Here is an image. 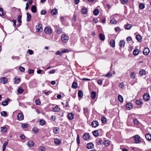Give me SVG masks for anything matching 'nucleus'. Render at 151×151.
I'll use <instances>...</instances> for the list:
<instances>
[{
  "instance_id": "obj_19",
  "label": "nucleus",
  "mask_w": 151,
  "mask_h": 151,
  "mask_svg": "<svg viewBox=\"0 0 151 151\" xmlns=\"http://www.w3.org/2000/svg\"><path fill=\"white\" fill-rule=\"evenodd\" d=\"M53 132L55 134L58 133L59 132V129L57 127H55L53 128Z\"/></svg>"
},
{
  "instance_id": "obj_40",
  "label": "nucleus",
  "mask_w": 151,
  "mask_h": 151,
  "mask_svg": "<svg viewBox=\"0 0 151 151\" xmlns=\"http://www.w3.org/2000/svg\"><path fill=\"white\" fill-rule=\"evenodd\" d=\"M77 87L78 85L77 83L75 82H73L72 87L74 89H76L77 88Z\"/></svg>"
},
{
  "instance_id": "obj_24",
  "label": "nucleus",
  "mask_w": 151,
  "mask_h": 151,
  "mask_svg": "<svg viewBox=\"0 0 151 151\" xmlns=\"http://www.w3.org/2000/svg\"><path fill=\"white\" fill-rule=\"evenodd\" d=\"M145 137L147 140H151V135L149 133H147L145 135Z\"/></svg>"
},
{
  "instance_id": "obj_55",
  "label": "nucleus",
  "mask_w": 151,
  "mask_h": 151,
  "mask_svg": "<svg viewBox=\"0 0 151 151\" xmlns=\"http://www.w3.org/2000/svg\"><path fill=\"white\" fill-rule=\"evenodd\" d=\"M1 115L3 116H5L7 115V113L5 111H3L1 112Z\"/></svg>"
},
{
  "instance_id": "obj_23",
  "label": "nucleus",
  "mask_w": 151,
  "mask_h": 151,
  "mask_svg": "<svg viewBox=\"0 0 151 151\" xmlns=\"http://www.w3.org/2000/svg\"><path fill=\"white\" fill-rule=\"evenodd\" d=\"M139 50L138 49H135L133 51V54L135 56L139 54Z\"/></svg>"
},
{
  "instance_id": "obj_4",
  "label": "nucleus",
  "mask_w": 151,
  "mask_h": 151,
  "mask_svg": "<svg viewBox=\"0 0 151 151\" xmlns=\"http://www.w3.org/2000/svg\"><path fill=\"white\" fill-rule=\"evenodd\" d=\"M35 27L37 32H40L42 31V28L41 24H38Z\"/></svg>"
},
{
  "instance_id": "obj_53",
  "label": "nucleus",
  "mask_w": 151,
  "mask_h": 151,
  "mask_svg": "<svg viewBox=\"0 0 151 151\" xmlns=\"http://www.w3.org/2000/svg\"><path fill=\"white\" fill-rule=\"evenodd\" d=\"M76 142L78 145H79L80 144V138L79 134L77 135V137L76 139Z\"/></svg>"
},
{
  "instance_id": "obj_43",
  "label": "nucleus",
  "mask_w": 151,
  "mask_h": 151,
  "mask_svg": "<svg viewBox=\"0 0 151 151\" xmlns=\"http://www.w3.org/2000/svg\"><path fill=\"white\" fill-rule=\"evenodd\" d=\"M17 91L18 93H21L24 91V90L20 87L18 89Z\"/></svg>"
},
{
  "instance_id": "obj_30",
  "label": "nucleus",
  "mask_w": 151,
  "mask_h": 151,
  "mask_svg": "<svg viewBox=\"0 0 151 151\" xmlns=\"http://www.w3.org/2000/svg\"><path fill=\"white\" fill-rule=\"evenodd\" d=\"M99 38L101 41H104L105 39V37L104 35L102 33L100 34L99 35Z\"/></svg>"
},
{
  "instance_id": "obj_9",
  "label": "nucleus",
  "mask_w": 151,
  "mask_h": 151,
  "mask_svg": "<svg viewBox=\"0 0 151 151\" xmlns=\"http://www.w3.org/2000/svg\"><path fill=\"white\" fill-rule=\"evenodd\" d=\"M143 98L146 101H148L150 98L149 95L148 93H146L144 95Z\"/></svg>"
},
{
  "instance_id": "obj_32",
  "label": "nucleus",
  "mask_w": 151,
  "mask_h": 151,
  "mask_svg": "<svg viewBox=\"0 0 151 151\" xmlns=\"http://www.w3.org/2000/svg\"><path fill=\"white\" fill-rule=\"evenodd\" d=\"M99 11L97 9H95L93 11V14L95 15H97L99 13Z\"/></svg>"
},
{
  "instance_id": "obj_14",
  "label": "nucleus",
  "mask_w": 151,
  "mask_h": 151,
  "mask_svg": "<svg viewBox=\"0 0 151 151\" xmlns=\"http://www.w3.org/2000/svg\"><path fill=\"white\" fill-rule=\"evenodd\" d=\"M52 111L54 112H59L60 110V108L57 105L56 106L53 108L52 109Z\"/></svg>"
},
{
  "instance_id": "obj_34",
  "label": "nucleus",
  "mask_w": 151,
  "mask_h": 151,
  "mask_svg": "<svg viewBox=\"0 0 151 151\" xmlns=\"http://www.w3.org/2000/svg\"><path fill=\"white\" fill-rule=\"evenodd\" d=\"M27 21L29 22L31 19V15L28 13H27Z\"/></svg>"
},
{
  "instance_id": "obj_12",
  "label": "nucleus",
  "mask_w": 151,
  "mask_h": 151,
  "mask_svg": "<svg viewBox=\"0 0 151 151\" xmlns=\"http://www.w3.org/2000/svg\"><path fill=\"white\" fill-rule=\"evenodd\" d=\"M14 83L15 84H17L19 83L21 81L20 78L19 77H16L14 79Z\"/></svg>"
},
{
  "instance_id": "obj_46",
  "label": "nucleus",
  "mask_w": 151,
  "mask_h": 151,
  "mask_svg": "<svg viewBox=\"0 0 151 151\" xmlns=\"http://www.w3.org/2000/svg\"><path fill=\"white\" fill-rule=\"evenodd\" d=\"M62 32V29L61 28L59 27L57 29V33L58 34H61Z\"/></svg>"
},
{
  "instance_id": "obj_2",
  "label": "nucleus",
  "mask_w": 151,
  "mask_h": 151,
  "mask_svg": "<svg viewBox=\"0 0 151 151\" xmlns=\"http://www.w3.org/2000/svg\"><path fill=\"white\" fill-rule=\"evenodd\" d=\"M140 137L138 135H136L133 137V138L135 141V143L136 144H139L141 142L140 139Z\"/></svg>"
},
{
  "instance_id": "obj_50",
  "label": "nucleus",
  "mask_w": 151,
  "mask_h": 151,
  "mask_svg": "<svg viewBox=\"0 0 151 151\" xmlns=\"http://www.w3.org/2000/svg\"><path fill=\"white\" fill-rule=\"evenodd\" d=\"M28 127V124L26 123H23L22 124V127L24 129Z\"/></svg>"
},
{
  "instance_id": "obj_37",
  "label": "nucleus",
  "mask_w": 151,
  "mask_h": 151,
  "mask_svg": "<svg viewBox=\"0 0 151 151\" xmlns=\"http://www.w3.org/2000/svg\"><path fill=\"white\" fill-rule=\"evenodd\" d=\"M110 22L111 24H115L117 23V22L114 18H112L110 20Z\"/></svg>"
},
{
  "instance_id": "obj_56",
  "label": "nucleus",
  "mask_w": 151,
  "mask_h": 151,
  "mask_svg": "<svg viewBox=\"0 0 151 151\" xmlns=\"http://www.w3.org/2000/svg\"><path fill=\"white\" fill-rule=\"evenodd\" d=\"M19 69L21 72H24L25 71V68L22 66H20Z\"/></svg>"
},
{
  "instance_id": "obj_61",
  "label": "nucleus",
  "mask_w": 151,
  "mask_h": 151,
  "mask_svg": "<svg viewBox=\"0 0 151 151\" xmlns=\"http://www.w3.org/2000/svg\"><path fill=\"white\" fill-rule=\"evenodd\" d=\"M46 13V12L45 10H43L41 11L40 14L42 15H45Z\"/></svg>"
},
{
  "instance_id": "obj_51",
  "label": "nucleus",
  "mask_w": 151,
  "mask_h": 151,
  "mask_svg": "<svg viewBox=\"0 0 151 151\" xmlns=\"http://www.w3.org/2000/svg\"><path fill=\"white\" fill-rule=\"evenodd\" d=\"M134 123L135 125H137L139 124V122L137 119L135 118L133 120Z\"/></svg>"
},
{
  "instance_id": "obj_63",
  "label": "nucleus",
  "mask_w": 151,
  "mask_h": 151,
  "mask_svg": "<svg viewBox=\"0 0 151 151\" xmlns=\"http://www.w3.org/2000/svg\"><path fill=\"white\" fill-rule=\"evenodd\" d=\"M27 51L29 55H32L33 54V51L31 50H27Z\"/></svg>"
},
{
  "instance_id": "obj_35",
  "label": "nucleus",
  "mask_w": 151,
  "mask_h": 151,
  "mask_svg": "<svg viewBox=\"0 0 151 151\" xmlns=\"http://www.w3.org/2000/svg\"><path fill=\"white\" fill-rule=\"evenodd\" d=\"M136 39L139 42H140L142 41V37L140 35H137L136 36Z\"/></svg>"
},
{
  "instance_id": "obj_21",
  "label": "nucleus",
  "mask_w": 151,
  "mask_h": 151,
  "mask_svg": "<svg viewBox=\"0 0 151 151\" xmlns=\"http://www.w3.org/2000/svg\"><path fill=\"white\" fill-rule=\"evenodd\" d=\"M91 96L93 99H94L96 96V93L95 92L93 91L91 93Z\"/></svg>"
},
{
  "instance_id": "obj_59",
  "label": "nucleus",
  "mask_w": 151,
  "mask_h": 151,
  "mask_svg": "<svg viewBox=\"0 0 151 151\" xmlns=\"http://www.w3.org/2000/svg\"><path fill=\"white\" fill-rule=\"evenodd\" d=\"M101 120L102 122L103 123L105 122L106 121V119L104 117H102L101 118Z\"/></svg>"
},
{
  "instance_id": "obj_29",
  "label": "nucleus",
  "mask_w": 151,
  "mask_h": 151,
  "mask_svg": "<svg viewBox=\"0 0 151 151\" xmlns=\"http://www.w3.org/2000/svg\"><path fill=\"white\" fill-rule=\"evenodd\" d=\"M139 73L141 76L145 75V71L144 70L141 69L140 70Z\"/></svg>"
},
{
  "instance_id": "obj_1",
  "label": "nucleus",
  "mask_w": 151,
  "mask_h": 151,
  "mask_svg": "<svg viewBox=\"0 0 151 151\" xmlns=\"http://www.w3.org/2000/svg\"><path fill=\"white\" fill-rule=\"evenodd\" d=\"M69 39L68 37L66 35H62L61 36V40L63 43L67 42Z\"/></svg>"
},
{
  "instance_id": "obj_64",
  "label": "nucleus",
  "mask_w": 151,
  "mask_h": 151,
  "mask_svg": "<svg viewBox=\"0 0 151 151\" xmlns=\"http://www.w3.org/2000/svg\"><path fill=\"white\" fill-rule=\"evenodd\" d=\"M34 73V70L32 69H30L29 70L28 73L29 74H32Z\"/></svg>"
},
{
  "instance_id": "obj_25",
  "label": "nucleus",
  "mask_w": 151,
  "mask_h": 151,
  "mask_svg": "<svg viewBox=\"0 0 151 151\" xmlns=\"http://www.w3.org/2000/svg\"><path fill=\"white\" fill-rule=\"evenodd\" d=\"M31 11L33 13H35L37 11V8L36 6L35 5H33L31 7Z\"/></svg>"
},
{
  "instance_id": "obj_38",
  "label": "nucleus",
  "mask_w": 151,
  "mask_h": 151,
  "mask_svg": "<svg viewBox=\"0 0 151 151\" xmlns=\"http://www.w3.org/2000/svg\"><path fill=\"white\" fill-rule=\"evenodd\" d=\"M78 94L79 97H82L83 95V92L81 90L78 91Z\"/></svg>"
},
{
  "instance_id": "obj_20",
  "label": "nucleus",
  "mask_w": 151,
  "mask_h": 151,
  "mask_svg": "<svg viewBox=\"0 0 151 151\" xmlns=\"http://www.w3.org/2000/svg\"><path fill=\"white\" fill-rule=\"evenodd\" d=\"M61 142V140L58 138H55L54 139V142L55 144L59 145Z\"/></svg>"
},
{
  "instance_id": "obj_42",
  "label": "nucleus",
  "mask_w": 151,
  "mask_h": 151,
  "mask_svg": "<svg viewBox=\"0 0 151 151\" xmlns=\"http://www.w3.org/2000/svg\"><path fill=\"white\" fill-rule=\"evenodd\" d=\"M39 122H40V125L42 126H43V125H44L45 124V123H46L45 121L43 119H41L40 121Z\"/></svg>"
},
{
  "instance_id": "obj_7",
  "label": "nucleus",
  "mask_w": 151,
  "mask_h": 151,
  "mask_svg": "<svg viewBox=\"0 0 151 151\" xmlns=\"http://www.w3.org/2000/svg\"><path fill=\"white\" fill-rule=\"evenodd\" d=\"M1 83L4 84H6L7 82V79L5 77L1 78L0 79Z\"/></svg>"
},
{
  "instance_id": "obj_28",
  "label": "nucleus",
  "mask_w": 151,
  "mask_h": 151,
  "mask_svg": "<svg viewBox=\"0 0 151 151\" xmlns=\"http://www.w3.org/2000/svg\"><path fill=\"white\" fill-rule=\"evenodd\" d=\"M8 144L7 141H5L3 145V150L2 151H4L5 150L6 147Z\"/></svg>"
},
{
  "instance_id": "obj_39",
  "label": "nucleus",
  "mask_w": 151,
  "mask_h": 151,
  "mask_svg": "<svg viewBox=\"0 0 151 151\" xmlns=\"http://www.w3.org/2000/svg\"><path fill=\"white\" fill-rule=\"evenodd\" d=\"M136 103L137 105H140L142 104V100L141 99L137 100L136 101Z\"/></svg>"
},
{
  "instance_id": "obj_57",
  "label": "nucleus",
  "mask_w": 151,
  "mask_h": 151,
  "mask_svg": "<svg viewBox=\"0 0 151 151\" xmlns=\"http://www.w3.org/2000/svg\"><path fill=\"white\" fill-rule=\"evenodd\" d=\"M120 1L121 2V3L123 4L127 3L128 1V0H120Z\"/></svg>"
},
{
  "instance_id": "obj_60",
  "label": "nucleus",
  "mask_w": 151,
  "mask_h": 151,
  "mask_svg": "<svg viewBox=\"0 0 151 151\" xmlns=\"http://www.w3.org/2000/svg\"><path fill=\"white\" fill-rule=\"evenodd\" d=\"M3 10L0 7V16L3 15L4 13L3 12Z\"/></svg>"
},
{
  "instance_id": "obj_17",
  "label": "nucleus",
  "mask_w": 151,
  "mask_h": 151,
  "mask_svg": "<svg viewBox=\"0 0 151 151\" xmlns=\"http://www.w3.org/2000/svg\"><path fill=\"white\" fill-rule=\"evenodd\" d=\"M110 143V141L108 140H104L103 142V144L106 147H107L109 145Z\"/></svg>"
},
{
  "instance_id": "obj_47",
  "label": "nucleus",
  "mask_w": 151,
  "mask_h": 151,
  "mask_svg": "<svg viewBox=\"0 0 151 151\" xmlns=\"http://www.w3.org/2000/svg\"><path fill=\"white\" fill-rule=\"evenodd\" d=\"M39 151H45V147L44 146H40L38 149Z\"/></svg>"
},
{
  "instance_id": "obj_22",
  "label": "nucleus",
  "mask_w": 151,
  "mask_h": 151,
  "mask_svg": "<svg viewBox=\"0 0 151 151\" xmlns=\"http://www.w3.org/2000/svg\"><path fill=\"white\" fill-rule=\"evenodd\" d=\"M74 116V114L72 113H69L68 115V118L70 120H72L73 119Z\"/></svg>"
},
{
  "instance_id": "obj_45",
  "label": "nucleus",
  "mask_w": 151,
  "mask_h": 151,
  "mask_svg": "<svg viewBox=\"0 0 151 151\" xmlns=\"http://www.w3.org/2000/svg\"><path fill=\"white\" fill-rule=\"evenodd\" d=\"M1 131L3 133L6 132L7 131V128L5 127H1Z\"/></svg>"
},
{
  "instance_id": "obj_54",
  "label": "nucleus",
  "mask_w": 151,
  "mask_h": 151,
  "mask_svg": "<svg viewBox=\"0 0 151 151\" xmlns=\"http://www.w3.org/2000/svg\"><path fill=\"white\" fill-rule=\"evenodd\" d=\"M35 103L36 104L38 105H39L41 104L40 100L39 99H36L35 101Z\"/></svg>"
},
{
  "instance_id": "obj_3",
  "label": "nucleus",
  "mask_w": 151,
  "mask_h": 151,
  "mask_svg": "<svg viewBox=\"0 0 151 151\" xmlns=\"http://www.w3.org/2000/svg\"><path fill=\"white\" fill-rule=\"evenodd\" d=\"M44 31L47 34L49 35L52 33V29L50 27H46L44 29Z\"/></svg>"
},
{
  "instance_id": "obj_10",
  "label": "nucleus",
  "mask_w": 151,
  "mask_h": 151,
  "mask_svg": "<svg viewBox=\"0 0 151 151\" xmlns=\"http://www.w3.org/2000/svg\"><path fill=\"white\" fill-rule=\"evenodd\" d=\"M24 117L23 114L21 113H19L17 116L18 120L19 121L22 120L24 119Z\"/></svg>"
},
{
  "instance_id": "obj_26",
  "label": "nucleus",
  "mask_w": 151,
  "mask_h": 151,
  "mask_svg": "<svg viewBox=\"0 0 151 151\" xmlns=\"http://www.w3.org/2000/svg\"><path fill=\"white\" fill-rule=\"evenodd\" d=\"M125 45V42L124 40L120 41L119 43V46L121 47H123Z\"/></svg>"
},
{
  "instance_id": "obj_36",
  "label": "nucleus",
  "mask_w": 151,
  "mask_h": 151,
  "mask_svg": "<svg viewBox=\"0 0 151 151\" xmlns=\"http://www.w3.org/2000/svg\"><path fill=\"white\" fill-rule=\"evenodd\" d=\"M93 134L95 137H97L99 135V132L98 130H95L93 132Z\"/></svg>"
},
{
  "instance_id": "obj_13",
  "label": "nucleus",
  "mask_w": 151,
  "mask_h": 151,
  "mask_svg": "<svg viewBox=\"0 0 151 151\" xmlns=\"http://www.w3.org/2000/svg\"><path fill=\"white\" fill-rule=\"evenodd\" d=\"M90 137L89 134L88 133L84 134L83 135V138L84 139L87 140Z\"/></svg>"
},
{
  "instance_id": "obj_11",
  "label": "nucleus",
  "mask_w": 151,
  "mask_h": 151,
  "mask_svg": "<svg viewBox=\"0 0 151 151\" xmlns=\"http://www.w3.org/2000/svg\"><path fill=\"white\" fill-rule=\"evenodd\" d=\"M149 52L150 50L147 47H145L143 51V54L145 55H147Z\"/></svg>"
},
{
  "instance_id": "obj_41",
  "label": "nucleus",
  "mask_w": 151,
  "mask_h": 151,
  "mask_svg": "<svg viewBox=\"0 0 151 151\" xmlns=\"http://www.w3.org/2000/svg\"><path fill=\"white\" fill-rule=\"evenodd\" d=\"M118 98L120 102H122L123 101V98L121 95H119L118 96Z\"/></svg>"
},
{
  "instance_id": "obj_58",
  "label": "nucleus",
  "mask_w": 151,
  "mask_h": 151,
  "mask_svg": "<svg viewBox=\"0 0 151 151\" xmlns=\"http://www.w3.org/2000/svg\"><path fill=\"white\" fill-rule=\"evenodd\" d=\"M22 16L19 15L18 17V21L19 23L21 22Z\"/></svg>"
},
{
  "instance_id": "obj_49",
  "label": "nucleus",
  "mask_w": 151,
  "mask_h": 151,
  "mask_svg": "<svg viewBox=\"0 0 151 151\" xmlns=\"http://www.w3.org/2000/svg\"><path fill=\"white\" fill-rule=\"evenodd\" d=\"M139 7L141 9H143L145 8V6L144 4L142 3L139 5Z\"/></svg>"
},
{
  "instance_id": "obj_6",
  "label": "nucleus",
  "mask_w": 151,
  "mask_h": 151,
  "mask_svg": "<svg viewBox=\"0 0 151 151\" xmlns=\"http://www.w3.org/2000/svg\"><path fill=\"white\" fill-rule=\"evenodd\" d=\"M27 145L29 147L33 146L34 145V142L33 141L29 140L27 142Z\"/></svg>"
},
{
  "instance_id": "obj_18",
  "label": "nucleus",
  "mask_w": 151,
  "mask_h": 151,
  "mask_svg": "<svg viewBox=\"0 0 151 151\" xmlns=\"http://www.w3.org/2000/svg\"><path fill=\"white\" fill-rule=\"evenodd\" d=\"M93 144L92 143H89L87 144V148L88 149H91L93 148Z\"/></svg>"
},
{
  "instance_id": "obj_5",
  "label": "nucleus",
  "mask_w": 151,
  "mask_h": 151,
  "mask_svg": "<svg viewBox=\"0 0 151 151\" xmlns=\"http://www.w3.org/2000/svg\"><path fill=\"white\" fill-rule=\"evenodd\" d=\"M68 52V51L66 49H65L64 50H62L61 51H58L56 53V55H62L64 53L67 52Z\"/></svg>"
},
{
  "instance_id": "obj_33",
  "label": "nucleus",
  "mask_w": 151,
  "mask_h": 151,
  "mask_svg": "<svg viewBox=\"0 0 151 151\" xmlns=\"http://www.w3.org/2000/svg\"><path fill=\"white\" fill-rule=\"evenodd\" d=\"M110 44L112 47H114L115 46V41L114 40H111L110 42Z\"/></svg>"
},
{
  "instance_id": "obj_31",
  "label": "nucleus",
  "mask_w": 151,
  "mask_h": 151,
  "mask_svg": "<svg viewBox=\"0 0 151 151\" xmlns=\"http://www.w3.org/2000/svg\"><path fill=\"white\" fill-rule=\"evenodd\" d=\"M32 132L36 134L39 131V129L36 127H34L32 129Z\"/></svg>"
},
{
  "instance_id": "obj_15",
  "label": "nucleus",
  "mask_w": 151,
  "mask_h": 151,
  "mask_svg": "<svg viewBox=\"0 0 151 151\" xmlns=\"http://www.w3.org/2000/svg\"><path fill=\"white\" fill-rule=\"evenodd\" d=\"M126 107L127 109L130 110L132 107V104L131 103H128L126 105Z\"/></svg>"
},
{
  "instance_id": "obj_52",
  "label": "nucleus",
  "mask_w": 151,
  "mask_h": 151,
  "mask_svg": "<svg viewBox=\"0 0 151 151\" xmlns=\"http://www.w3.org/2000/svg\"><path fill=\"white\" fill-rule=\"evenodd\" d=\"M135 75L136 74L134 73L133 72H132L130 74V77L131 78H134L135 77Z\"/></svg>"
},
{
  "instance_id": "obj_44",
  "label": "nucleus",
  "mask_w": 151,
  "mask_h": 151,
  "mask_svg": "<svg viewBox=\"0 0 151 151\" xmlns=\"http://www.w3.org/2000/svg\"><path fill=\"white\" fill-rule=\"evenodd\" d=\"M51 14L53 15H56L58 13L57 10L56 9H54L51 11Z\"/></svg>"
},
{
  "instance_id": "obj_27",
  "label": "nucleus",
  "mask_w": 151,
  "mask_h": 151,
  "mask_svg": "<svg viewBox=\"0 0 151 151\" xmlns=\"http://www.w3.org/2000/svg\"><path fill=\"white\" fill-rule=\"evenodd\" d=\"M81 12L83 14H86L87 12V9L86 8L84 7L82 9Z\"/></svg>"
},
{
  "instance_id": "obj_48",
  "label": "nucleus",
  "mask_w": 151,
  "mask_h": 151,
  "mask_svg": "<svg viewBox=\"0 0 151 151\" xmlns=\"http://www.w3.org/2000/svg\"><path fill=\"white\" fill-rule=\"evenodd\" d=\"M8 104V101L6 100L3 101L2 103V105L4 106H7Z\"/></svg>"
},
{
  "instance_id": "obj_62",
  "label": "nucleus",
  "mask_w": 151,
  "mask_h": 151,
  "mask_svg": "<svg viewBox=\"0 0 151 151\" xmlns=\"http://www.w3.org/2000/svg\"><path fill=\"white\" fill-rule=\"evenodd\" d=\"M119 86L120 88H123L124 87L123 83V82H122L120 83L119 85Z\"/></svg>"
},
{
  "instance_id": "obj_16",
  "label": "nucleus",
  "mask_w": 151,
  "mask_h": 151,
  "mask_svg": "<svg viewBox=\"0 0 151 151\" xmlns=\"http://www.w3.org/2000/svg\"><path fill=\"white\" fill-rule=\"evenodd\" d=\"M125 29L129 30L132 27V26L131 24H128L126 25H125Z\"/></svg>"
},
{
  "instance_id": "obj_8",
  "label": "nucleus",
  "mask_w": 151,
  "mask_h": 151,
  "mask_svg": "<svg viewBox=\"0 0 151 151\" xmlns=\"http://www.w3.org/2000/svg\"><path fill=\"white\" fill-rule=\"evenodd\" d=\"M99 125V123L97 121H94L91 123V126L93 127L96 128Z\"/></svg>"
}]
</instances>
